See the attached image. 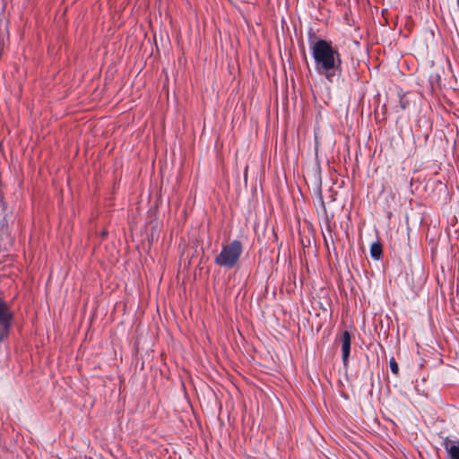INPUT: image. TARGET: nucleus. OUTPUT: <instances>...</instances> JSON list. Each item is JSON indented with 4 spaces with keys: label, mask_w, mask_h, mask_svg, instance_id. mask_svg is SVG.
<instances>
[{
    "label": "nucleus",
    "mask_w": 459,
    "mask_h": 459,
    "mask_svg": "<svg viewBox=\"0 0 459 459\" xmlns=\"http://www.w3.org/2000/svg\"><path fill=\"white\" fill-rule=\"evenodd\" d=\"M301 244H302V246H304V247H305L306 241L301 240Z\"/></svg>",
    "instance_id": "nucleus-13"
},
{
    "label": "nucleus",
    "mask_w": 459,
    "mask_h": 459,
    "mask_svg": "<svg viewBox=\"0 0 459 459\" xmlns=\"http://www.w3.org/2000/svg\"><path fill=\"white\" fill-rule=\"evenodd\" d=\"M390 369L395 376H399V365L394 359V358H391L389 361Z\"/></svg>",
    "instance_id": "nucleus-10"
},
{
    "label": "nucleus",
    "mask_w": 459,
    "mask_h": 459,
    "mask_svg": "<svg viewBox=\"0 0 459 459\" xmlns=\"http://www.w3.org/2000/svg\"><path fill=\"white\" fill-rule=\"evenodd\" d=\"M301 244H302V246H304V247H305L306 241L301 240Z\"/></svg>",
    "instance_id": "nucleus-12"
},
{
    "label": "nucleus",
    "mask_w": 459,
    "mask_h": 459,
    "mask_svg": "<svg viewBox=\"0 0 459 459\" xmlns=\"http://www.w3.org/2000/svg\"><path fill=\"white\" fill-rule=\"evenodd\" d=\"M242 253V242L234 239L226 245H222L220 254L214 258V264L229 270L232 269L238 264Z\"/></svg>",
    "instance_id": "nucleus-2"
},
{
    "label": "nucleus",
    "mask_w": 459,
    "mask_h": 459,
    "mask_svg": "<svg viewBox=\"0 0 459 459\" xmlns=\"http://www.w3.org/2000/svg\"><path fill=\"white\" fill-rule=\"evenodd\" d=\"M13 318L9 305L0 299V344L8 341Z\"/></svg>",
    "instance_id": "nucleus-3"
},
{
    "label": "nucleus",
    "mask_w": 459,
    "mask_h": 459,
    "mask_svg": "<svg viewBox=\"0 0 459 459\" xmlns=\"http://www.w3.org/2000/svg\"><path fill=\"white\" fill-rule=\"evenodd\" d=\"M370 255L373 259L378 261L383 256V247L379 241L374 242L370 247Z\"/></svg>",
    "instance_id": "nucleus-6"
},
{
    "label": "nucleus",
    "mask_w": 459,
    "mask_h": 459,
    "mask_svg": "<svg viewBox=\"0 0 459 459\" xmlns=\"http://www.w3.org/2000/svg\"><path fill=\"white\" fill-rule=\"evenodd\" d=\"M458 3H459V0H458Z\"/></svg>",
    "instance_id": "nucleus-15"
},
{
    "label": "nucleus",
    "mask_w": 459,
    "mask_h": 459,
    "mask_svg": "<svg viewBox=\"0 0 459 459\" xmlns=\"http://www.w3.org/2000/svg\"><path fill=\"white\" fill-rule=\"evenodd\" d=\"M340 342L342 345V359L343 368L347 370L350 361L351 335L348 330H344L340 335Z\"/></svg>",
    "instance_id": "nucleus-4"
},
{
    "label": "nucleus",
    "mask_w": 459,
    "mask_h": 459,
    "mask_svg": "<svg viewBox=\"0 0 459 459\" xmlns=\"http://www.w3.org/2000/svg\"><path fill=\"white\" fill-rule=\"evenodd\" d=\"M399 104L403 110L406 109L410 105V100L407 99L406 94L402 90L398 91Z\"/></svg>",
    "instance_id": "nucleus-9"
},
{
    "label": "nucleus",
    "mask_w": 459,
    "mask_h": 459,
    "mask_svg": "<svg viewBox=\"0 0 459 459\" xmlns=\"http://www.w3.org/2000/svg\"><path fill=\"white\" fill-rule=\"evenodd\" d=\"M440 79H441V77H440L439 74H435L430 76L429 82H430L431 90L433 91L441 89Z\"/></svg>",
    "instance_id": "nucleus-8"
},
{
    "label": "nucleus",
    "mask_w": 459,
    "mask_h": 459,
    "mask_svg": "<svg viewBox=\"0 0 459 459\" xmlns=\"http://www.w3.org/2000/svg\"><path fill=\"white\" fill-rule=\"evenodd\" d=\"M443 446L448 454V459H459V440H452L446 437Z\"/></svg>",
    "instance_id": "nucleus-5"
},
{
    "label": "nucleus",
    "mask_w": 459,
    "mask_h": 459,
    "mask_svg": "<svg viewBox=\"0 0 459 459\" xmlns=\"http://www.w3.org/2000/svg\"><path fill=\"white\" fill-rule=\"evenodd\" d=\"M324 238H325V246L328 247V243H327V241H326L325 237H324Z\"/></svg>",
    "instance_id": "nucleus-11"
},
{
    "label": "nucleus",
    "mask_w": 459,
    "mask_h": 459,
    "mask_svg": "<svg viewBox=\"0 0 459 459\" xmlns=\"http://www.w3.org/2000/svg\"><path fill=\"white\" fill-rule=\"evenodd\" d=\"M308 43L316 72L329 82H338L342 74V59L338 48L331 40L317 39L312 29L308 31Z\"/></svg>",
    "instance_id": "nucleus-1"
},
{
    "label": "nucleus",
    "mask_w": 459,
    "mask_h": 459,
    "mask_svg": "<svg viewBox=\"0 0 459 459\" xmlns=\"http://www.w3.org/2000/svg\"><path fill=\"white\" fill-rule=\"evenodd\" d=\"M9 218L8 214L4 212L2 214H0V232L2 234H8L9 233Z\"/></svg>",
    "instance_id": "nucleus-7"
},
{
    "label": "nucleus",
    "mask_w": 459,
    "mask_h": 459,
    "mask_svg": "<svg viewBox=\"0 0 459 459\" xmlns=\"http://www.w3.org/2000/svg\"><path fill=\"white\" fill-rule=\"evenodd\" d=\"M428 138H429V135H428V134H426V135H425V139H426V141L428 140Z\"/></svg>",
    "instance_id": "nucleus-14"
}]
</instances>
